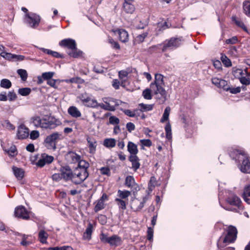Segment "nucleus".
Instances as JSON below:
<instances>
[{"mask_svg": "<svg viewBox=\"0 0 250 250\" xmlns=\"http://www.w3.org/2000/svg\"><path fill=\"white\" fill-rule=\"evenodd\" d=\"M135 183L134 179L132 176H127L125 180V185L130 188L132 187L133 184Z\"/></svg>", "mask_w": 250, "mask_h": 250, "instance_id": "nucleus-42", "label": "nucleus"}, {"mask_svg": "<svg viewBox=\"0 0 250 250\" xmlns=\"http://www.w3.org/2000/svg\"><path fill=\"white\" fill-rule=\"evenodd\" d=\"M227 201L229 205L236 207L238 209H243L241 200L236 195H230L227 198Z\"/></svg>", "mask_w": 250, "mask_h": 250, "instance_id": "nucleus-12", "label": "nucleus"}, {"mask_svg": "<svg viewBox=\"0 0 250 250\" xmlns=\"http://www.w3.org/2000/svg\"><path fill=\"white\" fill-rule=\"evenodd\" d=\"M89 173L87 170L77 169L74 171L72 176V182L75 185L82 183L88 177Z\"/></svg>", "mask_w": 250, "mask_h": 250, "instance_id": "nucleus-5", "label": "nucleus"}, {"mask_svg": "<svg viewBox=\"0 0 250 250\" xmlns=\"http://www.w3.org/2000/svg\"><path fill=\"white\" fill-rule=\"evenodd\" d=\"M11 82L6 79H2L0 81V86L4 88H9L11 86Z\"/></svg>", "mask_w": 250, "mask_h": 250, "instance_id": "nucleus-40", "label": "nucleus"}, {"mask_svg": "<svg viewBox=\"0 0 250 250\" xmlns=\"http://www.w3.org/2000/svg\"><path fill=\"white\" fill-rule=\"evenodd\" d=\"M98 102L95 99H90L87 106L92 108H97Z\"/></svg>", "mask_w": 250, "mask_h": 250, "instance_id": "nucleus-61", "label": "nucleus"}, {"mask_svg": "<svg viewBox=\"0 0 250 250\" xmlns=\"http://www.w3.org/2000/svg\"><path fill=\"white\" fill-rule=\"evenodd\" d=\"M244 200L248 204H250V184L246 185L242 194Z\"/></svg>", "mask_w": 250, "mask_h": 250, "instance_id": "nucleus-19", "label": "nucleus"}, {"mask_svg": "<svg viewBox=\"0 0 250 250\" xmlns=\"http://www.w3.org/2000/svg\"><path fill=\"white\" fill-rule=\"evenodd\" d=\"M38 236L39 239L42 243L46 244L47 243L46 239L48 238V235L44 230H40Z\"/></svg>", "mask_w": 250, "mask_h": 250, "instance_id": "nucleus-30", "label": "nucleus"}, {"mask_svg": "<svg viewBox=\"0 0 250 250\" xmlns=\"http://www.w3.org/2000/svg\"><path fill=\"white\" fill-rule=\"evenodd\" d=\"M129 160L131 162L132 168L136 171L140 167L139 159L137 155H131L129 157Z\"/></svg>", "mask_w": 250, "mask_h": 250, "instance_id": "nucleus-17", "label": "nucleus"}, {"mask_svg": "<svg viewBox=\"0 0 250 250\" xmlns=\"http://www.w3.org/2000/svg\"><path fill=\"white\" fill-rule=\"evenodd\" d=\"M134 0H124L123 10L126 14H132L135 10Z\"/></svg>", "mask_w": 250, "mask_h": 250, "instance_id": "nucleus-10", "label": "nucleus"}, {"mask_svg": "<svg viewBox=\"0 0 250 250\" xmlns=\"http://www.w3.org/2000/svg\"><path fill=\"white\" fill-rule=\"evenodd\" d=\"M78 162V166L77 169H80L81 170H87V169L89 167V164L86 161L81 159L79 160Z\"/></svg>", "mask_w": 250, "mask_h": 250, "instance_id": "nucleus-29", "label": "nucleus"}, {"mask_svg": "<svg viewBox=\"0 0 250 250\" xmlns=\"http://www.w3.org/2000/svg\"><path fill=\"white\" fill-rule=\"evenodd\" d=\"M7 153L11 156H14L17 154V149L15 146H11L8 150L6 151Z\"/></svg>", "mask_w": 250, "mask_h": 250, "instance_id": "nucleus-55", "label": "nucleus"}, {"mask_svg": "<svg viewBox=\"0 0 250 250\" xmlns=\"http://www.w3.org/2000/svg\"><path fill=\"white\" fill-rule=\"evenodd\" d=\"M170 110L171 109L169 106H167L165 108L162 118L161 119V122L164 123V122L167 121L168 120V117L170 112Z\"/></svg>", "mask_w": 250, "mask_h": 250, "instance_id": "nucleus-39", "label": "nucleus"}, {"mask_svg": "<svg viewBox=\"0 0 250 250\" xmlns=\"http://www.w3.org/2000/svg\"><path fill=\"white\" fill-rule=\"evenodd\" d=\"M86 140L88 144L89 153L93 154H94L96 149L97 142L95 139L90 137H87Z\"/></svg>", "mask_w": 250, "mask_h": 250, "instance_id": "nucleus-18", "label": "nucleus"}, {"mask_svg": "<svg viewBox=\"0 0 250 250\" xmlns=\"http://www.w3.org/2000/svg\"><path fill=\"white\" fill-rule=\"evenodd\" d=\"M243 7L245 14L250 16V0L245 1L243 4Z\"/></svg>", "mask_w": 250, "mask_h": 250, "instance_id": "nucleus-37", "label": "nucleus"}, {"mask_svg": "<svg viewBox=\"0 0 250 250\" xmlns=\"http://www.w3.org/2000/svg\"><path fill=\"white\" fill-rule=\"evenodd\" d=\"M58 82H59V80L51 79L47 81V83L51 87H53L55 89H57L58 86L56 85V83Z\"/></svg>", "mask_w": 250, "mask_h": 250, "instance_id": "nucleus-53", "label": "nucleus"}, {"mask_svg": "<svg viewBox=\"0 0 250 250\" xmlns=\"http://www.w3.org/2000/svg\"><path fill=\"white\" fill-rule=\"evenodd\" d=\"M104 204L103 202L100 200H98L96 205L94 207V211L96 212H98L99 211L102 210L104 208Z\"/></svg>", "mask_w": 250, "mask_h": 250, "instance_id": "nucleus-46", "label": "nucleus"}, {"mask_svg": "<svg viewBox=\"0 0 250 250\" xmlns=\"http://www.w3.org/2000/svg\"><path fill=\"white\" fill-rule=\"evenodd\" d=\"M43 119H41L40 117H35L32 118V123L36 127H41L42 128V123Z\"/></svg>", "mask_w": 250, "mask_h": 250, "instance_id": "nucleus-41", "label": "nucleus"}, {"mask_svg": "<svg viewBox=\"0 0 250 250\" xmlns=\"http://www.w3.org/2000/svg\"><path fill=\"white\" fill-rule=\"evenodd\" d=\"M234 153H236V157L233 159L237 160L239 159L241 156L242 157L243 162L240 167V170L243 173H250V160L246 158L240 151L236 150Z\"/></svg>", "mask_w": 250, "mask_h": 250, "instance_id": "nucleus-4", "label": "nucleus"}, {"mask_svg": "<svg viewBox=\"0 0 250 250\" xmlns=\"http://www.w3.org/2000/svg\"><path fill=\"white\" fill-rule=\"evenodd\" d=\"M147 239L151 241L153 239V229L151 227H148L147 230Z\"/></svg>", "mask_w": 250, "mask_h": 250, "instance_id": "nucleus-62", "label": "nucleus"}, {"mask_svg": "<svg viewBox=\"0 0 250 250\" xmlns=\"http://www.w3.org/2000/svg\"><path fill=\"white\" fill-rule=\"evenodd\" d=\"M158 185V181L154 176H151L148 183V189L152 191L153 188Z\"/></svg>", "mask_w": 250, "mask_h": 250, "instance_id": "nucleus-38", "label": "nucleus"}, {"mask_svg": "<svg viewBox=\"0 0 250 250\" xmlns=\"http://www.w3.org/2000/svg\"><path fill=\"white\" fill-rule=\"evenodd\" d=\"M21 10L25 13L23 18V21L24 23L28 24L29 25L31 26V17L30 16L29 14L28 13V10L25 7H22L21 8Z\"/></svg>", "mask_w": 250, "mask_h": 250, "instance_id": "nucleus-28", "label": "nucleus"}, {"mask_svg": "<svg viewBox=\"0 0 250 250\" xmlns=\"http://www.w3.org/2000/svg\"><path fill=\"white\" fill-rule=\"evenodd\" d=\"M237 230L233 226H229L227 230V234L223 240L224 243H231L234 242L237 237Z\"/></svg>", "mask_w": 250, "mask_h": 250, "instance_id": "nucleus-9", "label": "nucleus"}, {"mask_svg": "<svg viewBox=\"0 0 250 250\" xmlns=\"http://www.w3.org/2000/svg\"><path fill=\"white\" fill-rule=\"evenodd\" d=\"M59 45L62 47H66L71 50L75 48L76 43L74 40L68 38L62 40L59 42Z\"/></svg>", "mask_w": 250, "mask_h": 250, "instance_id": "nucleus-13", "label": "nucleus"}, {"mask_svg": "<svg viewBox=\"0 0 250 250\" xmlns=\"http://www.w3.org/2000/svg\"><path fill=\"white\" fill-rule=\"evenodd\" d=\"M127 150L130 153L131 155H136V154L138 152L137 145L131 142H129L128 143Z\"/></svg>", "mask_w": 250, "mask_h": 250, "instance_id": "nucleus-23", "label": "nucleus"}, {"mask_svg": "<svg viewBox=\"0 0 250 250\" xmlns=\"http://www.w3.org/2000/svg\"><path fill=\"white\" fill-rule=\"evenodd\" d=\"M132 69L128 68L126 70H121L119 72V78L120 79L127 78L129 74L132 73Z\"/></svg>", "mask_w": 250, "mask_h": 250, "instance_id": "nucleus-35", "label": "nucleus"}, {"mask_svg": "<svg viewBox=\"0 0 250 250\" xmlns=\"http://www.w3.org/2000/svg\"><path fill=\"white\" fill-rule=\"evenodd\" d=\"M108 42L110 43L112 47L115 49H120V46L117 42L115 41L112 38H109Z\"/></svg>", "mask_w": 250, "mask_h": 250, "instance_id": "nucleus-48", "label": "nucleus"}, {"mask_svg": "<svg viewBox=\"0 0 250 250\" xmlns=\"http://www.w3.org/2000/svg\"><path fill=\"white\" fill-rule=\"evenodd\" d=\"M30 212L27 210L23 206L17 207L14 211V216L16 218L27 220L30 218Z\"/></svg>", "mask_w": 250, "mask_h": 250, "instance_id": "nucleus-8", "label": "nucleus"}, {"mask_svg": "<svg viewBox=\"0 0 250 250\" xmlns=\"http://www.w3.org/2000/svg\"><path fill=\"white\" fill-rule=\"evenodd\" d=\"M164 85L163 76L160 74H155V81L150 84V87L155 94H160L163 102L167 99V92L163 88Z\"/></svg>", "mask_w": 250, "mask_h": 250, "instance_id": "nucleus-1", "label": "nucleus"}, {"mask_svg": "<svg viewBox=\"0 0 250 250\" xmlns=\"http://www.w3.org/2000/svg\"><path fill=\"white\" fill-rule=\"evenodd\" d=\"M83 54L82 51L78 49L77 46L75 49H71V51L68 53V55L73 58H78L81 56Z\"/></svg>", "mask_w": 250, "mask_h": 250, "instance_id": "nucleus-33", "label": "nucleus"}, {"mask_svg": "<svg viewBox=\"0 0 250 250\" xmlns=\"http://www.w3.org/2000/svg\"><path fill=\"white\" fill-rule=\"evenodd\" d=\"M169 26L167 21H165L164 23H158V27L159 28V30L163 31L167 28H169Z\"/></svg>", "mask_w": 250, "mask_h": 250, "instance_id": "nucleus-56", "label": "nucleus"}, {"mask_svg": "<svg viewBox=\"0 0 250 250\" xmlns=\"http://www.w3.org/2000/svg\"><path fill=\"white\" fill-rule=\"evenodd\" d=\"M147 32L144 33L142 34L138 35L137 37V38H136L138 42H142L144 41V39L147 37Z\"/></svg>", "mask_w": 250, "mask_h": 250, "instance_id": "nucleus-64", "label": "nucleus"}, {"mask_svg": "<svg viewBox=\"0 0 250 250\" xmlns=\"http://www.w3.org/2000/svg\"><path fill=\"white\" fill-rule=\"evenodd\" d=\"M138 109H135L134 111H132L129 109H125L124 110V113L127 116L130 117H134L135 116V112L137 111Z\"/></svg>", "mask_w": 250, "mask_h": 250, "instance_id": "nucleus-59", "label": "nucleus"}, {"mask_svg": "<svg viewBox=\"0 0 250 250\" xmlns=\"http://www.w3.org/2000/svg\"><path fill=\"white\" fill-rule=\"evenodd\" d=\"M100 240L104 243H108L109 237H108L107 235L102 233L100 235Z\"/></svg>", "mask_w": 250, "mask_h": 250, "instance_id": "nucleus-63", "label": "nucleus"}, {"mask_svg": "<svg viewBox=\"0 0 250 250\" xmlns=\"http://www.w3.org/2000/svg\"><path fill=\"white\" fill-rule=\"evenodd\" d=\"M219 88H222L226 91H228L229 90V86L228 85L227 82L223 79H221Z\"/></svg>", "mask_w": 250, "mask_h": 250, "instance_id": "nucleus-51", "label": "nucleus"}, {"mask_svg": "<svg viewBox=\"0 0 250 250\" xmlns=\"http://www.w3.org/2000/svg\"><path fill=\"white\" fill-rule=\"evenodd\" d=\"M12 170L15 177L19 180L21 179L24 176V171L21 168L13 166Z\"/></svg>", "mask_w": 250, "mask_h": 250, "instance_id": "nucleus-22", "label": "nucleus"}, {"mask_svg": "<svg viewBox=\"0 0 250 250\" xmlns=\"http://www.w3.org/2000/svg\"><path fill=\"white\" fill-rule=\"evenodd\" d=\"M29 135L28 129L24 125H21L19 128L17 132V137L19 139H24L26 138ZM30 138H31V133L30 134Z\"/></svg>", "mask_w": 250, "mask_h": 250, "instance_id": "nucleus-14", "label": "nucleus"}, {"mask_svg": "<svg viewBox=\"0 0 250 250\" xmlns=\"http://www.w3.org/2000/svg\"><path fill=\"white\" fill-rule=\"evenodd\" d=\"M166 132V137L168 140H170L172 138L171 128L170 124L168 123L167 124L165 127Z\"/></svg>", "mask_w": 250, "mask_h": 250, "instance_id": "nucleus-44", "label": "nucleus"}, {"mask_svg": "<svg viewBox=\"0 0 250 250\" xmlns=\"http://www.w3.org/2000/svg\"><path fill=\"white\" fill-rule=\"evenodd\" d=\"M69 81L71 83H84V80L80 77L72 78L69 79Z\"/></svg>", "mask_w": 250, "mask_h": 250, "instance_id": "nucleus-58", "label": "nucleus"}, {"mask_svg": "<svg viewBox=\"0 0 250 250\" xmlns=\"http://www.w3.org/2000/svg\"><path fill=\"white\" fill-rule=\"evenodd\" d=\"M128 199L123 200L122 199L116 198L115 201L116 202L119 209L125 210L126 209V205L128 204Z\"/></svg>", "mask_w": 250, "mask_h": 250, "instance_id": "nucleus-24", "label": "nucleus"}, {"mask_svg": "<svg viewBox=\"0 0 250 250\" xmlns=\"http://www.w3.org/2000/svg\"><path fill=\"white\" fill-rule=\"evenodd\" d=\"M119 40L123 42L128 41V35L127 31L125 30L121 29L118 30Z\"/></svg>", "mask_w": 250, "mask_h": 250, "instance_id": "nucleus-21", "label": "nucleus"}, {"mask_svg": "<svg viewBox=\"0 0 250 250\" xmlns=\"http://www.w3.org/2000/svg\"><path fill=\"white\" fill-rule=\"evenodd\" d=\"M139 107L141 111L145 112L151 110L153 109V104H146L142 103L139 104Z\"/></svg>", "mask_w": 250, "mask_h": 250, "instance_id": "nucleus-36", "label": "nucleus"}, {"mask_svg": "<svg viewBox=\"0 0 250 250\" xmlns=\"http://www.w3.org/2000/svg\"><path fill=\"white\" fill-rule=\"evenodd\" d=\"M239 81L243 85H249L250 84V78L249 77L241 76Z\"/></svg>", "mask_w": 250, "mask_h": 250, "instance_id": "nucleus-50", "label": "nucleus"}, {"mask_svg": "<svg viewBox=\"0 0 250 250\" xmlns=\"http://www.w3.org/2000/svg\"><path fill=\"white\" fill-rule=\"evenodd\" d=\"M93 230V225L91 223H89L83 233V237L86 239L89 240L91 239V234Z\"/></svg>", "mask_w": 250, "mask_h": 250, "instance_id": "nucleus-26", "label": "nucleus"}, {"mask_svg": "<svg viewBox=\"0 0 250 250\" xmlns=\"http://www.w3.org/2000/svg\"><path fill=\"white\" fill-rule=\"evenodd\" d=\"M41 49L44 53L47 54L48 55H50L52 56L55 57L56 58H63L62 55H61L57 52L52 51L51 50L45 49V48H42Z\"/></svg>", "mask_w": 250, "mask_h": 250, "instance_id": "nucleus-31", "label": "nucleus"}, {"mask_svg": "<svg viewBox=\"0 0 250 250\" xmlns=\"http://www.w3.org/2000/svg\"><path fill=\"white\" fill-rule=\"evenodd\" d=\"M121 238L117 235H114L109 237L108 244L111 246H117L121 243Z\"/></svg>", "mask_w": 250, "mask_h": 250, "instance_id": "nucleus-25", "label": "nucleus"}, {"mask_svg": "<svg viewBox=\"0 0 250 250\" xmlns=\"http://www.w3.org/2000/svg\"><path fill=\"white\" fill-rule=\"evenodd\" d=\"M131 192L128 190H121L119 189L118 191V196L119 197V199L127 200Z\"/></svg>", "mask_w": 250, "mask_h": 250, "instance_id": "nucleus-27", "label": "nucleus"}, {"mask_svg": "<svg viewBox=\"0 0 250 250\" xmlns=\"http://www.w3.org/2000/svg\"><path fill=\"white\" fill-rule=\"evenodd\" d=\"M31 89L30 88H22L19 89L18 92L22 96H26L30 94Z\"/></svg>", "mask_w": 250, "mask_h": 250, "instance_id": "nucleus-52", "label": "nucleus"}, {"mask_svg": "<svg viewBox=\"0 0 250 250\" xmlns=\"http://www.w3.org/2000/svg\"><path fill=\"white\" fill-rule=\"evenodd\" d=\"M151 91L152 89L151 88H146L143 91V96L145 99L150 100L152 99Z\"/></svg>", "mask_w": 250, "mask_h": 250, "instance_id": "nucleus-45", "label": "nucleus"}, {"mask_svg": "<svg viewBox=\"0 0 250 250\" xmlns=\"http://www.w3.org/2000/svg\"><path fill=\"white\" fill-rule=\"evenodd\" d=\"M41 21V17L36 14H32V28L38 27Z\"/></svg>", "mask_w": 250, "mask_h": 250, "instance_id": "nucleus-34", "label": "nucleus"}, {"mask_svg": "<svg viewBox=\"0 0 250 250\" xmlns=\"http://www.w3.org/2000/svg\"><path fill=\"white\" fill-rule=\"evenodd\" d=\"M183 41L182 37H172L169 40H166L164 42L161 43L162 45H163L162 51L165 52L168 50L175 49L181 45Z\"/></svg>", "mask_w": 250, "mask_h": 250, "instance_id": "nucleus-2", "label": "nucleus"}, {"mask_svg": "<svg viewBox=\"0 0 250 250\" xmlns=\"http://www.w3.org/2000/svg\"><path fill=\"white\" fill-rule=\"evenodd\" d=\"M221 60L225 66L230 67L231 66V62L230 60L225 55H222Z\"/></svg>", "mask_w": 250, "mask_h": 250, "instance_id": "nucleus-43", "label": "nucleus"}, {"mask_svg": "<svg viewBox=\"0 0 250 250\" xmlns=\"http://www.w3.org/2000/svg\"><path fill=\"white\" fill-rule=\"evenodd\" d=\"M60 172L61 173L62 177L65 181L71 180L72 181L73 172L69 166H65L61 167Z\"/></svg>", "mask_w": 250, "mask_h": 250, "instance_id": "nucleus-11", "label": "nucleus"}, {"mask_svg": "<svg viewBox=\"0 0 250 250\" xmlns=\"http://www.w3.org/2000/svg\"><path fill=\"white\" fill-rule=\"evenodd\" d=\"M109 122L112 125H118L120 122V120L117 117L112 116L109 117Z\"/></svg>", "mask_w": 250, "mask_h": 250, "instance_id": "nucleus-57", "label": "nucleus"}, {"mask_svg": "<svg viewBox=\"0 0 250 250\" xmlns=\"http://www.w3.org/2000/svg\"><path fill=\"white\" fill-rule=\"evenodd\" d=\"M0 56L8 60H22L24 58L23 56L12 54L5 52L4 51L0 53Z\"/></svg>", "mask_w": 250, "mask_h": 250, "instance_id": "nucleus-16", "label": "nucleus"}, {"mask_svg": "<svg viewBox=\"0 0 250 250\" xmlns=\"http://www.w3.org/2000/svg\"><path fill=\"white\" fill-rule=\"evenodd\" d=\"M17 72L23 81L26 80L27 78V73L25 70L20 69L18 70Z\"/></svg>", "mask_w": 250, "mask_h": 250, "instance_id": "nucleus-47", "label": "nucleus"}, {"mask_svg": "<svg viewBox=\"0 0 250 250\" xmlns=\"http://www.w3.org/2000/svg\"><path fill=\"white\" fill-rule=\"evenodd\" d=\"M103 144L106 147H113L116 145V140L113 138L105 139Z\"/></svg>", "mask_w": 250, "mask_h": 250, "instance_id": "nucleus-32", "label": "nucleus"}, {"mask_svg": "<svg viewBox=\"0 0 250 250\" xmlns=\"http://www.w3.org/2000/svg\"><path fill=\"white\" fill-rule=\"evenodd\" d=\"M148 196L146 195L142 199L133 198L130 203L131 209L135 212L140 211L144 207L145 204L148 200Z\"/></svg>", "mask_w": 250, "mask_h": 250, "instance_id": "nucleus-7", "label": "nucleus"}, {"mask_svg": "<svg viewBox=\"0 0 250 250\" xmlns=\"http://www.w3.org/2000/svg\"><path fill=\"white\" fill-rule=\"evenodd\" d=\"M68 113L74 118L80 117L82 115L81 112L78 109L74 106H71L69 107L68 109Z\"/></svg>", "mask_w": 250, "mask_h": 250, "instance_id": "nucleus-20", "label": "nucleus"}, {"mask_svg": "<svg viewBox=\"0 0 250 250\" xmlns=\"http://www.w3.org/2000/svg\"><path fill=\"white\" fill-rule=\"evenodd\" d=\"M62 139L63 136L62 133L54 132L46 137L44 140L45 146L48 149L54 150L56 149L57 143Z\"/></svg>", "mask_w": 250, "mask_h": 250, "instance_id": "nucleus-3", "label": "nucleus"}, {"mask_svg": "<svg viewBox=\"0 0 250 250\" xmlns=\"http://www.w3.org/2000/svg\"><path fill=\"white\" fill-rule=\"evenodd\" d=\"M100 172L103 175H110V170L108 167H102L100 169Z\"/></svg>", "mask_w": 250, "mask_h": 250, "instance_id": "nucleus-54", "label": "nucleus"}, {"mask_svg": "<svg viewBox=\"0 0 250 250\" xmlns=\"http://www.w3.org/2000/svg\"><path fill=\"white\" fill-rule=\"evenodd\" d=\"M54 74L55 73L53 72H47L43 73L42 76L44 80H46L47 81L48 80L52 79Z\"/></svg>", "mask_w": 250, "mask_h": 250, "instance_id": "nucleus-49", "label": "nucleus"}, {"mask_svg": "<svg viewBox=\"0 0 250 250\" xmlns=\"http://www.w3.org/2000/svg\"><path fill=\"white\" fill-rule=\"evenodd\" d=\"M140 142L143 146L150 147L152 145V142L149 139L141 140Z\"/></svg>", "mask_w": 250, "mask_h": 250, "instance_id": "nucleus-60", "label": "nucleus"}, {"mask_svg": "<svg viewBox=\"0 0 250 250\" xmlns=\"http://www.w3.org/2000/svg\"><path fill=\"white\" fill-rule=\"evenodd\" d=\"M66 161L70 163H75L79 161L81 156L73 151L68 152L65 156Z\"/></svg>", "mask_w": 250, "mask_h": 250, "instance_id": "nucleus-15", "label": "nucleus"}, {"mask_svg": "<svg viewBox=\"0 0 250 250\" xmlns=\"http://www.w3.org/2000/svg\"><path fill=\"white\" fill-rule=\"evenodd\" d=\"M61 124V121L53 116L43 118L42 128L45 129H54Z\"/></svg>", "mask_w": 250, "mask_h": 250, "instance_id": "nucleus-6", "label": "nucleus"}]
</instances>
